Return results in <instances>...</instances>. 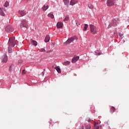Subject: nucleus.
I'll list each match as a JSON object with an SVG mask.
<instances>
[{"label": "nucleus", "mask_w": 129, "mask_h": 129, "mask_svg": "<svg viewBox=\"0 0 129 129\" xmlns=\"http://www.w3.org/2000/svg\"><path fill=\"white\" fill-rule=\"evenodd\" d=\"M16 44H17V41L15 39V37H10L8 43V53H12L13 48L15 47Z\"/></svg>", "instance_id": "obj_1"}, {"label": "nucleus", "mask_w": 129, "mask_h": 129, "mask_svg": "<svg viewBox=\"0 0 129 129\" xmlns=\"http://www.w3.org/2000/svg\"><path fill=\"white\" fill-rule=\"evenodd\" d=\"M75 40H78V37H77V36H75L69 38L66 41V42L63 43V46H67L68 44H71V43H72V42H73V41H74Z\"/></svg>", "instance_id": "obj_2"}, {"label": "nucleus", "mask_w": 129, "mask_h": 129, "mask_svg": "<svg viewBox=\"0 0 129 129\" xmlns=\"http://www.w3.org/2000/svg\"><path fill=\"white\" fill-rule=\"evenodd\" d=\"M90 28L91 33L93 35H95V34L97 33V29H96V26L92 24H91L90 25Z\"/></svg>", "instance_id": "obj_3"}, {"label": "nucleus", "mask_w": 129, "mask_h": 129, "mask_svg": "<svg viewBox=\"0 0 129 129\" xmlns=\"http://www.w3.org/2000/svg\"><path fill=\"white\" fill-rule=\"evenodd\" d=\"M20 28H28V22L26 20H23L20 25Z\"/></svg>", "instance_id": "obj_4"}, {"label": "nucleus", "mask_w": 129, "mask_h": 129, "mask_svg": "<svg viewBox=\"0 0 129 129\" xmlns=\"http://www.w3.org/2000/svg\"><path fill=\"white\" fill-rule=\"evenodd\" d=\"M5 30L6 32H8L9 33H12V32H14V28H13V26L12 25H8L6 28Z\"/></svg>", "instance_id": "obj_5"}, {"label": "nucleus", "mask_w": 129, "mask_h": 129, "mask_svg": "<svg viewBox=\"0 0 129 129\" xmlns=\"http://www.w3.org/2000/svg\"><path fill=\"white\" fill-rule=\"evenodd\" d=\"M115 4V1L114 0H107V7H112Z\"/></svg>", "instance_id": "obj_6"}, {"label": "nucleus", "mask_w": 129, "mask_h": 129, "mask_svg": "<svg viewBox=\"0 0 129 129\" xmlns=\"http://www.w3.org/2000/svg\"><path fill=\"white\" fill-rule=\"evenodd\" d=\"M78 60H79V56L77 55H75L72 59V62L76 63V62H77Z\"/></svg>", "instance_id": "obj_7"}, {"label": "nucleus", "mask_w": 129, "mask_h": 129, "mask_svg": "<svg viewBox=\"0 0 129 129\" xmlns=\"http://www.w3.org/2000/svg\"><path fill=\"white\" fill-rule=\"evenodd\" d=\"M2 62L4 63H7V62H8V57L7 56V55L4 54L3 55Z\"/></svg>", "instance_id": "obj_8"}, {"label": "nucleus", "mask_w": 129, "mask_h": 129, "mask_svg": "<svg viewBox=\"0 0 129 129\" xmlns=\"http://www.w3.org/2000/svg\"><path fill=\"white\" fill-rule=\"evenodd\" d=\"M63 27V23L61 22H58L56 24V28L57 29H60Z\"/></svg>", "instance_id": "obj_9"}, {"label": "nucleus", "mask_w": 129, "mask_h": 129, "mask_svg": "<svg viewBox=\"0 0 129 129\" xmlns=\"http://www.w3.org/2000/svg\"><path fill=\"white\" fill-rule=\"evenodd\" d=\"M30 43L32 45H33V46H37L38 43L36 41V40H33V39H30Z\"/></svg>", "instance_id": "obj_10"}, {"label": "nucleus", "mask_w": 129, "mask_h": 129, "mask_svg": "<svg viewBox=\"0 0 129 129\" xmlns=\"http://www.w3.org/2000/svg\"><path fill=\"white\" fill-rule=\"evenodd\" d=\"M19 14L21 15L22 17H24V16H26V11L23 10H20L19 11Z\"/></svg>", "instance_id": "obj_11"}, {"label": "nucleus", "mask_w": 129, "mask_h": 129, "mask_svg": "<svg viewBox=\"0 0 129 129\" xmlns=\"http://www.w3.org/2000/svg\"><path fill=\"white\" fill-rule=\"evenodd\" d=\"M78 3V0H71L70 2L71 6H74V5Z\"/></svg>", "instance_id": "obj_12"}, {"label": "nucleus", "mask_w": 129, "mask_h": 129, "mask_svg": "<svg viewBox=\"0 0 129 129\" xmlns=\"http://www.w3.org/2000/svg\"><path fill=\"white\" fill-rule=\"evenodd\" d=\"M45 43H48L50 41V36L49 35H46L44 40Z\"/></svg>", "instance_id": "obj_13"}, {"label": "nucleus", "mask_w": 129, "mask_h": 129, "mask_svg": "<svg viewBox=\"0 0 129 129\" xmlns=\"http://www.w3.org/2000/svg\"><path fill=\"white\" fill-rule=\"evenodd\" d=\"M98 124V122H94V129H98L99 128V126L97 125Z\"/></svg>", "instance_id": "obj_14"}, {"label": "nucleus", "mask_w": 129, "mask_h": 129, "mask_svg": "<svg viewBox=\"0 0 129 129\" xmlns=\"http://www.w3.org/2000/svg\"><path fill=\"white\" fill-rule=\"evenodd\" d=\"M14 67H15V65L14 64H12L9 68L10 72H12V71L14 69Z\"/></svg>", "instance_id": "obj_15"}, {"label": "nucleus", "mask_w": 129, "mask_h": 129, "mask_svg": "<svg viewBox=\"0 0 129 129\" xmlns=\"http://www.w3.org/2000/svg\"><path fill=\"white\" fill-rule=\"evenodd\" d=\"M115 111V108L113 106H112L110 109V111L111 113H113V112H114Z\"/></svg>", "instance_id": "obj_16"}, {"label": "nucleus", "mask_w": 129, "mask_h": 129, "mask_svg": "<svg viewBox=\"0 0 129 129\" xmlns=\"http://www.w3.org/2000/svg\"><path fill=\"white\" fill-rule=\"evenodd\" d=\"M48 9H49V6L48 5L46 6L44 5L42 7L43 11H47V10H48Z\"/></svg>", "instance_id": "obj_17"}, {"label": "nucleus", "mask_w": 129, "mask_h": 129, "mask_svg": "<svg viewBox=\"0 0 129 129\" xmlns=\"http://www.w3.org/2000/svg\"><path fill=\"white\" fill-rule=\"evenodd\" d=\"M63 65H65V66H68V65H70V61H67L63 62Z\"/></svg>", "instance_id": "obj_18"}, {"label": "nucleus", "mask_w": 129, "mask_h": 129, "mask_svg": "<svg viewBox=\"0 0 129 129\" xmlns=\"http://www.w3.org/2000/svg\"><path fill=\"white\" fill-rule=\"evenodd\" d=\"M55 69H56L58 73H61V69L59 67H55Z\"/></svg>", "instance_id": "obj_19"}, {"label": "nucleus", "mask_w": 129, "mask_h": 129, "mask_svg": "<svg viewBox=\"0 0 129 129\" xmlns=\"http://www.w3.org/2000/svg\"><path fill=\"white\" fill-rule=\"evenodd\" d=\"M48 18H51V19H54V15L52 14H48Z\"/></svg>", "instance_id": "obj_20"}, {"label": "nucleus", "mask_w": 129, "mask_h": 129, "mask_svg": "<svg viewBox=\"0 0 129 129\" xmlns=\"http://www.w3.org/2000/svg\"><path fill=\"white\" fill-rule=\"evenodd\" d=\"M9 6H10V4L9 3V2L8 1L6 2L4 4V7H5V8H8Z\"/></svg>", "instance_id": "obj_21"}, {"label": "nucleus", "mask_w": 129, "mask_h": 129, "mask_svg": "<svg viewBox=\"0 0 129 129\" xmlns=\"http://www.w3.org/2000/svg\"><path fill=\"white\" fill-rule=\"evenodd\" d=\"M66 21H69V16L67 15L65 18L63 19V21L66 22Z\"/></svg>", "instance_id": "obj_22"}, {"label": "nucleus", "mask_w": 129, "mask_h": 129, "mask_svg": "<svg viewBox=\"0 0 129 129\" xmlns=\"http://www.w3.org/2000/svg\"><path fill=\"white\" fill-rule=\"evenodd\" d=\"M87 28H88V25L85 24V26L84 27L83 31H86V30H87Z\"/></svg>", "instance_id": "obj_23"}, {"label": "nucleus", "mask_w": 129, "mask_h": 129, "mask_svg": "<svg viewBox=\"0 0 129 129\" xmlns=\"http://www.w3.org/2000/svg\"><path fill=\"white\" fill-rule=\"evenodd\" d=\"M0 15L2 16V17H5V13H4V12L3 11V10L0 11Z\"/></svg>", "instance_id": "obj_24"}, {"label": "nucleus", "mask_w": 129, "mask_h": 129, "mask_svg": "<svg viewBox=\"0 0 129 129\" xmlns=\"http://www.w3.org/2000/svg\"><path fill=\"white\" fill-rule=\"evenodd\" d=\"M85 128L86 129H90V128H91V126L90 125V124H88L85 126Z\"/></svg>", "instance_id": "obj_25"}, {"label": "nucleus", "mask_w": 129, "mask_h": 129, "mask_svg": "<svg viewBox=\"0 0 129 129\" xmlns=\"http://www.w3.org/2000/svg\"><path fill=\"white\" fill-rule=\"evenodd\" d=\"M64 5H68L69 4V1L68 0H63Z\"/></svg>", "instance_id": "obj_26"}, {"label": "nucleus", "mask_w": 129, "mask_h": 129, "mask_svg": "<svg viewBox=\"0 0 129 129\" xmlns=\"http://www.w3.org/2000/svg\"><path fill=\"white\" fill-rule=\"evenodd\" d=\"M119 36L120 38V39H123V34L121 33H119Z\"/></svg>", "instance_id": "obj_27"}, {"label": "nucleus", "mask_w": 129, "mask_h": 129, "mask_svg": "<svg viewBox=\"0 0 129 129\" xmlns=\"http://www.w3.org/2000/svg\"><path fill=\"white\" fill-rule=\"evenodd\" d=\"M86 121H88V122H90V121H91V120L90 119V118L88 117L86 118Z\"/></svg>", "instance_id": "obj_28"}, {"label": "nucleus", "mask_w": 129, "mask_h": 129, "mask_svg": "<svg viewBox=\"0 0 129 129\" xmlns=\"http://www.w3.org/2000/svg\"><path fill=\"white\" fill-rule=\"evenodd\" d=\"M112 25H113V26H116V21L113 20Z\"/></svg>", "instance_id": "obj_29"}, {"label": "nucleus", "mask_w": 129, "mask_h": 129, "mask_svg": "<svg viewBox=\"0 0 129 129\" xmlns=\"http://www.w3.org/2000/svg\"><path fill=\"white\" fill-rule=\"evenodd\" d=\"M40 52H46V50L44 48H41L39 50Z\"/></svg>", "instance_id": "obj_30"}, {"label": "nucleus", "mask_w": 129, "mask_h": 129, "mask_svg": "<svg viewBox=\"0 0 129 129\" xmlns=\"http://www.w3.org/2000/svg\"><path fill=\"white\" fill-rule=\"evenodd\" d=\"M23 59H20L19 60H18V63H19L20 64L23 63Z\"/></svg>", "instance_id": "obj_31"}, {"label": "nucleus", "mask_w": 129, "mask_h": 129, "mask_svg": "<svg viewBox=\"0 0 129 129\" xmlns=\"http://www.w3.org/2000/svg\"><path fill=\"white\" fill-rule=\"evenodd\" d=\"M76 25L77 27H80V23H78V22H76Z\"/></svg>", "instance_id": "obj_32"}, {"label": "nucleus", "mask_w": 129, "mask_h": 129, "mask_svg": "<svg viewBox=\"0 0 129 129\" xmlns=\"http://www.w3.org/2000/svg\"><path fill=\"white\" fill-rule=\"evenodd\" d=\"M22 74H26V70H23L22 71Z\"/></svg>", "instance_id": "obj_33"}, {"label": "nucleus", "mask_w": 129, "mask_h": 129, "mask_svg": "<svg viewBox=\"0 0 129 129\" xmlns=\"http://www.w3.org/2000/svg\"><path fill=\"white\" fill-rule=\"evenodd\" d=\"M41 74L42 76H44V75H45V70H44V71L41 73Z\"/></svg>", "instance_id": "obj_34"}, {"label": "nucleus", "mask_w": 129, "mask_h": 129, "mask_svg": "<svg viewBox=\"0 0 129 129\" xmlns=\"http://www.w3.org/2000/svg\"><path fill=\"white\" fill-rule=\"evenodd\" d=\"M5 9H6V8H0V11H6V10H5Z\"/></svg>", "instance_id": "obj_35"}, {"label": "nucleus", "mask_w": 129, "mask_h": 129, "mask_svg": "<svg viewBox=\"0 0 129 129\" xmlns=\"http://www.w3.org/2000/svg\"><path fill=\"white\" fill-rule=\"evenodd\" d=\"M95 55H100V53H97L95 52Z\"/></svg>", "instance_id": "obj_36"}, {"label": "nucleus", "mask_w": 129, "mask_h": 129, "mask_svg": "<svg viewBox=\"0 0 129 129\" xmlns=\"http://www.w3.org/2000/svg\"><path fill=\"white\" fill-rule=\"evenodd\" d=\"M111 24H110L109 26H108V28H111Z\"/></svg>", "instance_id": "obj_37"}, {"label": "nucleus", "mask_w": 129, "mask_h": 129, "mask_svg": "<svg viewBox=\"0 0 129 129\" xmlns=\"http://www.w3.org/2000/svg\"><path fill=\"white\" fill-rule=\"evenodd\" d=\"M50 52H51V51H50V50H48V51H47V52H46V53H50Z\"/></svg>", "instance_id": "obj_38"}, {"label": "nucleus", "mask_w": 129, "mask_h": 129, "mask_svg": "<svg viewBox=\"0 0 129 129\" xmlns=\"http://www.w3.org/2000/svg\"><path fill=\"white\" fill-rule=\"evenodd\" d=\"M52 68H53L54 69H55V68H56V67H55V66H52Z\"/></svg>", "instance_id": "obj_39"}, {"label": "nucleus", "mask_w": 129, "mask_h": 129, "mask_svg": "<svg viewBox=\"0 0 129 129\" xmlns=\"http://www.w3.org/2000/svg\"><path fill=\"white\" fill-rule=\"evenodd\" d=\"M102 2H105V0H101Z\"/></svg>", "instance_id": "obj_40"}, {"label": "nucleus", "mask_w": 129, "mask_h": 129, "mask_svg": "<svg viewBox=\"0 0 129 129\" xmlns=\"http://www.w3.org/2000/svg\"><path fill=\"white\" fill-rule=\"evenodd\" d=\"M88 7L89 8V9H91L90 6H89V5H88Z\"/></svg>", "instance_id": "obj_41"}]
</instances>
